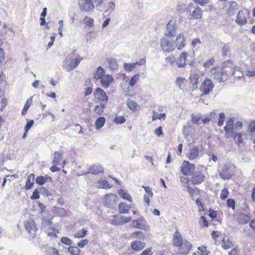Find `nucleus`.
Here are the masks:
<instances>
[{
  "instance_id": "nucleus-1",
  "label": "nucleus",
  "mask_w": 255,
  "mask_h": 255,
  "mask_svg": "<svg viewBox=\"0 0 255 255\" xmlns=\"http://www.w3.org/2000/svg\"><path fill=\"white\" fill-rule=\"evenodd\" d=\"M242 128L243 123L241 122L238 121L235 124L234 119L230 118L227 121L224 128L227 137H230L236 133L235 131L238 129H241Z\"/></svg>"
},
{
  "instance_id": "nucleus-2",
  "label": "nucleus",
  "mask_w": 255,
  "mask_h": 255,
  "mask_svg": "<svg viewBox=\"0 0 255 255\" xmlns=\"http://www.w3.org/2000/svg\"><path fill=\"white\" fill-rule=\"evenodd\" d=\"M173 246L177 248L179 255H187L192 248L191 244L187 240H174Z\"/></svg>"
},
{
  "instance_id": "nucleus-3",
  "label": "nucleus",
  "mask_w": 255,
  "mask_h": 255,
  "mask_svg": "<svg viewBox=\"0 0 255 255\" xmlns=\"http://www.w3.org/2000/svg\"><path fill=\"white\" fill-rule=\"evenodd\" d=\"M211 76L212 78L220 83L224 82L228 80L221 67L216 66L212 67L210 70Z\"/></svg>"
},
{
  "instance_id": "nucleus-4",
  "label": "nucleus",
  "mask_w": 255,
  "mask_h": 255,
  "mask_svg": "<svg viewBox=\"0 0 255 255\" xmlns=\"http://www.w3.org/2000/svg\"><path fill=\"white\" fill-rule=\"evenodd\" d=\"M160 46L162 49L167 53L171 52L175 49L174 42L171 37L167 36L161 38Z\"/></svg>"
},
{
  "instance_id": "nucleus-5",
  "label": "nucleus",
  "mask_w": 255,
  "mask_h": 255,
  "mask_svg": "<svg viewBox=\"0 0 255 255\" xmlns=\"http://www.w3.org/2000/svg\"><path fill=\"white\" fill-rule=\"evenodd\" d=\"M236 66L233 60L231 59L226 60L222 63L221 68L228 79L232 76Z\"/></svg>"
},
{
  "instance_id": "nucleus-6",
  "label": "nucleus",
  "mask_w": 255,
  "mask_h": 255,
  "mask_svg": "<svg viewBox=\"0 0 255 255\" xmlns=\"http://www.w3.org/2000/svg\"><path fill=\"white\" fill-rule=\"evenodd\" d=\"M195 165L187 160H184L180 168L181 173L184 176L191 175L195 170Z\"/></svg>"
},
{
  "instance_id": "nucleus-7",
  "label": "nucleus",
  "mask_w": 255,
  "mask_h": 255,
  "mask_svg": "<svg viewBox=\"0 0 255 255\" xmlns=\"http://www.w3.org/2000/svg\"><path fill=\"white\" fill-rule=\"evenodd\" d=\"M83 58L79 55H77L75 58L73 59L70 63H69L68 59L65 60L64 68L67 71H70L76 68L79 64L80 62L83 60Z\"/></svg>"
},
{
  "instance_id": "nucleus-8",
  "label": "nucleus",
  "mask_w": 255,
  "mask_h": 255,
  "mask_svg": "<svg viewBox=\"0 0 255 255\" xmlns=\"http://www.w3.org/2000/svg\"><path fill=\"white\" fill-rule=\"evenodd\" d=\"M214 84L209 78H206L202 82L200 90L202 92V95H206L212 91L214 88Z\"/></svg>"
},
{
  "instance_id": "nucleus-9",
  "label": "nucleus",
  "mask_w": 255,
  "mask_h": 255,
  "mask_svg": "<svg viewBox=\"0 0 255 255\" xmlns=\"http://www.w3.org/2000/svg\"><path fill=\"white\" fill-rule=\"evenodd\" d=\"M24 226L27 233L30 235L32 238L35 237L38 231L35 222L33 220H27L24 222Z\"/></svg>"
},
{
  "instance_id": "nucleus-10",
  "label": "nucleus",
  "mask_w": 255,
  "mask_h": 255,
  "mask_svg": "<svg viewBox=\"0 0 255 255\" xmlns=\"http://www.w3.org/2000/svg\"><path fill=\"white\" fill-rule=\"evenodd\" d=\"M118 197L117 194L114 193L107 194L104 196V204L109 208H112L116 205Z\"/></svg>"
},
{
  "instance_id": "nucleus-11",
  "label": "nucleus",
  "mask_w": 255,
  "mask_h": 255,
  "mask_svg": "<svg viewBox=\"0 0 255 255\" xmlns=\"http://www.w3.org/2000/svg\"><path fill=\"white\" fill-rule=\"evenodd\" d=\"M132 223L134 228L144 231H147L149 229V225L142 216L137 219L133 220L132 221Z\"/></svg>"
},
{
  "instance_id": "nucleus-12",
  "label": "nucleus",
  "mask_w": 255,
  "mask_h": 255,
  "mask_svg": "<svg viewBox=\"0 0 255 255\" xmlns=\"http://www.w3.org/2000/svg\"><path fill=\"white\" fill-rule=\"evenodd\" d=\"M78 4L80 9L83 11H91L94 8V5L92 0H79Z\"/></svg>"
},
{
  "instance_id": "nucleus-13",
  "label": "nucleus",
  "mask_w": 255,
  "mask_h": 255,
  "mask_svg": "<svg viewBox=\"0 0 255 255\" xmlns=\"http://www.w3.org/2000/svg\"><path fill=\"white\" fill-rule=\"evenodd\" d=\"M250 11L248 10H239L236 19V22L240 26L246 24L247 22V17L249 16Z\"/></svg>"
},
{
  "instance_id": "nucleus-14",
  "label": "nucleus",
  "mask_w": 255,
  "mask_h": 255,
  "mask_svg": "<svg viewBox=\"0 0 255 255\" xmlns=\"http://www.w3.org/2000/svg\"><path fill=\"white\" fill-rule=\"evenodd\" d=\"M94 96L99 102L107 104L108 101V97L106 92L101 88H97L94 92Z\"/></svg>"
},
{
  "instance_id": "nucleus-15",
  "label": "nucleus",
  "mask_w": 255,
  "mask_h": 255,
  "mask_svg": "<svg viewBox=\"0 0 255 255\" xmlns=\"http://www.w3.org/2000/svg\"><path fill=\"white\" fill-rule=\"evenodd\" d=\"M205 180V176L201 171H196L192 175L191 181L194 185H199Z\"/></svg>"
},
{
  "instance_id": "nucleus-16",
  "label": "nucleus",
  "mask_w": 255,
  "mask_h": 255,
  "mask_svg": "<svg viewBox=\"0 0 255 255\" xmlns=\"http://www.w3.org/2000/svg\"><path fill=\"white\" fill-rule=\"evenodd\" d=\"M199 78V75L196 73L191 74L189 77V81L188 82V90L194 91L198 87V80Z\"/></svg>"
},
{
  "instance_id": "nucleus-17",
  "label": "nucleus",
  "mask_w": 255,
  "mask_h": 255,
  "mask_svg": "<svg viewBox=\"0 0 255 255\" xmlns=\"http://www.w3.org/2000/svg\"><path fill=\"white\" fill-rule=\"evenodd\" d=\"M189 53L187 52H182L176 60V64L178 67L183 68L186 65L187 58Z\"/></svg>"
},
{
  "instance_id": "nucleus-18",
  "label": "nucleus",
  "mask_w": 255,
  "mask_h": 255,
  "mask_svg": "<svg viewBox=\"0 0 255 255\" xmlns=\"http://www.w3.org/2000/svg\"><path fill=\"white\" fill-rule=\"evenodd\" d=\"M175 47H176L178 50H181L186 45V39L184 35L182 33L178 34L176 36Z\"/></svg>"
},
{
  "instance_id": "nucleus-19",
  "label": "nucleus",
  "mask_w": 255,
  "mask_h": 255,
  "mask_svg": "<svg viewBox=\"0 0 255 255\" xmlns=\"http://www.w3.org/2000/svg\"><path fill=\"white\" fill-rule=\"evenodd\" d=\"M199 149L197 146H194L190 149L189 151L186 154V157L189 160H193L197 159L199 156Z\"/></svg>"
},
{
  "instance_id": "nucleus-20",
  "label": "nucleus",
  "mask_w": 255,
  "mask_h": 255,
  "mask_svg": "<svg viewBox=\"0 0 255 255\" xmlns=\"http://www.w3.org/2000/svg\"><path fill=\"white\" fill-rule=\"evenodd\" d=\"M203 11L199 6H197L190 11L189 18L190 19H200L202 18Z\"/></svg>"
},
{
  "instance_id": "nucleus-21",
  "label": "nucleus",
  "mask_w": 255,
  "mask_h": 255,
  "mask_svg": "<svg viewBox=\"0 0 255 255\" xmlns=\"http://www.w3.org/2000/svg\"><path fill=\"white\" fill-rule=\"evenodd\" d=\"M219 175L222 179L226 180L231 178L232 173L231 172L230 168L227 165H224L220 171Z\"/></svg>"
},
{
  "instance_id": "nucleus-22",
  "label": "nucleus",
  "mask_w": 255,
  "mask_h": 255,
  "mask_svg": "<svg viewBox=\"0 0 255 255\" xmlns=\"http://www.w3.org/2000/svg\"><path fill=\"white\" fill-rule=\"evenodd\" d=\"M100 80L102 87L104 88H108L113 82L114 78L113 76L110 74H105Z\"/></svg>"
},
{
  "instance_id": "nucleus-23",
  "label": "nucleus",
  "mask_w": 255,
  "mask_h": 255,
  "mask_svg": "<svg viewBox=\"0 0 255 255\" xmlns=\"http://www.w3.org/2000/svg\"><path fill=\"white\" fill-rule=\"evenodd\" d=\"M175 84L179 86L180 89L188 90V82L185 78L182 77H177L175 80Z\"/></svg>"
},
{
  "instance_id": "nucleus-24",
  "label": "nucleus",
  "mask_w": 255,
  "mask_h": 255,
  "mask_svg": "<svg viewBox=\"0 0 255 255\" xmlns=\"http://www.w3.org/2000/svg\"><path fill=\"white\" fill-rule=\"evenodd\" d=\"M239 8V5L236 1H230L227 9V14L229 16L233 15L238 10Z\"/></svg>"
},
{
  "instance_id": "nucleus-25",
  "label": "nucleus",
  "mask_w": 255,
  "mask_h": 255,
  "mask_svg": "<svg viewBox=\"0 0 255 255\" xmlns=\"http://www.w3.org/2000/svg\"><path fill=\"white\" fill-rule=\"evenodd\" d=\"M175 24L174 22L170 21L167 24V33L166 36L173 37L175 35Z\"/></svg>"
},
{
  "instance_id": "nucleus-26",
  "label": "nucleus",
  "mask_w": 255,
  "mask_h": 255,
  "mask_svg": "<svg viewBox=\"0 0 255 255\" xmlns=\"http://www.w3.org/2000/svg\"><path fill=\"white\" fill-rule=\"evenodd\" d=\"M89 170L92 174L97 175L103 173L104 169L100 164H96L91 165L89 168Z\"/></svg>"
},
{
  "instance_id": "nucleus-27",
  "label": "nucleus",
  "mask_w": 255,
  "mask_h": 255,
  "mask_svg": "<svg viewBox=\"0 0 255 255\" xmlns=\"http://www.w3.org/2000/svg\"><path fill=\"white\" fill-rule=\"evenodd\" d=\"M145 243L139 240H135L131 244L132 249L135 251H140L145 247Z\"/></svg>"
},
{
  "instance_id": "nucleus-28",
  "label": "nucleus",
  "mask_w": 255,
  "mask_h": 255,
  "mask_svg": "<svg viewBox=\"0 0 255 255\" xmlns=\"http://www.w3.org/2000/svg\"><path fill=\"white\" fill-rule=\"evenodd\" d=\"M131 207L125 202H121L119 204V212L122 214H127L128 213Z\"/></svg>"
},
{
  "instance_id": "nucleus-29",
  "label": "nucleus",
  "mask_w": 255,
  "mask_h": 255,
  "mask_svg": "<svg viewBox=\"0 0 255 255\" xmlns=\"http://www.w3.org/2000/svg\"><path fill=\"white\" fill-rule=\"evenodd\" d=\"M34 178L35 175L33 173H31L27 176L25 185L26 189L29 190L32 188Z\"/></svg>"
},
{
  "instance_id": "nucleus-30",
  "label": "nucleus",
  "mask_w": 255,
  "mask_h": 255,
  "mask_svg": "<svg viewBox=\"0 0 255 255\" xmlns=\"http://www.w3.org/2000/svg\"><path fill=\"white\" fill-rule=\"evenodd\" d=\"M107 61L108 67L113 71H115L118 68V64L116 59L113 58H108Z\"/></svg>"
},
{
  "instance_id": "nucleus-31",
  "label": "nucleus",
  "mask_w": 255,
  "mask_h": 255,
  "mask_svg": "<svg viewBox=\"0 0 255 255\" xmlns=\"http://www.w3.org/2000/svg\"><path fill=\"white\" fill-rule=\"evenodd\" d=\"M105 71L101 66H99L94 73V78L95 80L101 79L105 74Z\"/></svg>"
},
{
  "instance_id": "nucleus-32",
  "label": "nucleus",
  "mask_w": 255,
  "mask_h": 255,
  "mask_svg": "<svg viewBox=\"0 0 255 255\" xmlns=\"http://www.w3.org/2000/svg\"><path fill=\"white\" fill-rule=\"evenodd\" d=\"M127 105L128 107L133 112L139 110L140 109V106L137 105L136 102L133 100H128Z\"/></svg>"
},
{
  "instance_id": "nucleus-33",
  "label": "nucleus",
  "mask_w": 255,
  "mask_h": 255,
  "mask_svg": "<svg viewBox=\"0 0 255 255\" xmlns=\"http://www.w3.org/2000/svg\"><path fill=\"white\" fill-rule=\"evenodd\" d=\"M118 193L119 196L123 199L125 200H127L129 202L132 201V197L130 195V194L127 192L125 191L123 189H120Z\"/></svg>"
},
{
  "instance_id": "nucleus-34",
  "label": "nucleus",
  "mask_w": 255,
  "mask_h": 255,
  "mask_svg": "<svg viewBox=\"0 0 255 255\" xmlns=\"http://www.w3.org/2000/svg\"><path fill=\"white\" fill-rule=\"evenodd\" d=\"M48 179H51V178L47 175H46L44 176H39L36 178L35 181L37 184L42 185L47 181Z\"/></svg>"
},
{
  "instance_id": "nucleus-35",
  "label": "nucleus",
  "mask_w": 255,
  "mask_h": 255,
  "mask_svg": "<svg viewBox=\"0 0 255 255\" xmlns=\"http://www.w3.org/2000/svg\"><path fill=\"white\" fill-rule=\"evenodd\" d=\"M62 153L58 151L54 153V158L52 161V164L55 165H59L62 160Z\"/></svg>"
},
{
  "instance_id": "nucleus-36",
  "label": "nucleus",
  "mask_w": 255,
  "mask_h": 255,
  "mask_svg": "<svg viewBox=\"0 0 255 255\" xmlns=\"http://www.w3.org/2000/svg\"><path fill=\"white\" fill-rule=\"evenodd\" d=\"M32 100H33V97H30L29 98H28L24 105V106L22 110L21 115L23 116H24L26 113L27 112L30 107V106L32 105Z\"/></svg>"
},
{
  "instance_id": "nucleus-37",
  "label": "nucleus",
  "mask_w": 255,
  "mask_h": 255,
  "mask_svg": "<svg viewBox=\"0 0 255 255\" xmlns=\"http://www.w3.org/2000/svg\"><path fill=\"white\" fill-rule=\"evenodd\" d=\"M105 122L106 119L104 117H100L98 118L95 123L96 129H100L101 128L104 126Z\"/></svg>"
},
{
  "instance_id": "nucleus-38",
  "label": "nucleus",
  "mask_w": 255,
  "mask_h": 255,
  "mask_svg": "<svg viewBox=\"0 0 255 255\" xmlns=\"http://www.w3.org/2000/svg\"><path fill=\"white\" fill-rule=\"evenodd\" d=\"M98 188L102 189H110L112 186L111 185L107 180H100L98 182Z\"/></svg>"
},
{
  "instance_id": "nucleus-39",
  "label": "nucleus",
  "mask_w": 255,
  "mask_h": 255,
  "mask_svg": "<svg viewBox=\"0 0 255 255\" xmlns=\"http://www.w3.org/2000/svg\"><path fill=\"white\" fill-rule=\"evenodd\" d=\"M68 252L70 255H79L81 250L76 246H70L68 248Z\"/></svg>"
},
{
  "instance_id": "nucleus-40",
  "label": "nucleus",
  "mask_w": 255,
  "mask_h": 255,
  "mask_svg": "<svg viewBox=\"0 0 255 255\" xmlns=\"http://www.w3.org/2000/svg\"><path fill=\"white\" fill-rule=\"evenodd\" d=\"M106 104L105 103H102L96 106L94 110V112L98 115H101L103 113L104 109L106 108Z\"/></svg>"
},
{
  "instance_id": "nucleus-41",
  "label": "nucleus",
  "mask_w": 255,
  "mask_h": 255,
  "mask_svg": "<svg viewBox=\"0 0 255 255\" xmlns=\"http://www.w3.org/2000/svg\"><path fill=\"white\" fill-rule=\"evenodd\" d=\"M232 76H233L235 79H240L244 77V73L240 68L237 66Z\"/></svg>"
},
{
  "instance_id": "nucleus-42",
  "label": "nucleus",
  "mask_w": 255,
  "mask_h": 255,
  "mask_svg": "<svg viewBox=\"0 0 255 255\" xmlns=\"http://www.w3.org/2000/svg\"><path fill=\"white\" fill-rule=\"evenodd\" d=\"M215 63V59L213 57L210 58L203 63V66L205 69L209 68L214 65Z\"/></svg>"
},
{
  "instance_id": "nucleus-43",
  "label": "nucleus",
  "mask_w": 255,
  "mask_h": 255,
  "mask_svg": "<svg viewBox=\"0 0 255 255\" xmlns=\"http://www.w3.org/2000/svg\"><path fill=\"white\" fill-rule=\"evenodd\" d=\"M250 220L249 216L244 214L241 215L238 218V222L241 224H246Z\"/></svg>"
},
{
  "instance_id": "nucleus-44",
  "label": "nucleus",
  "mask_w": 255,
  "mask_h": 255,
  "mask_svg": "<svg viewBox=\"0 0 255 255\" xmlns=\"http://www.w3.org/2000/svg\"><path fill=\"white\" fill-rule=\"evenodd\" d=\"M83 22L88 27H93L94 25V20L93 18L89 17L88 16H86L83 19Z\"/></svg>"
},
{
  "instance_id": "nucleus-45",
  "label": "nucleus",
  "mask_w": 255,
  "mask_h": 255,
  "mask_svg": "<svg viewBox=\"0 0 255 255\" xmlns=\"http://www.w3.org/2000/svg\"><path fill=\"white\" fill-rule=\"evenodd\" d=\"M59 234V231L55 228H51L47 232V235L51 238H57V235Z\"/></svg>"
},
{
  "instance_id": "nucleus-46",
  "label": "nucleus",
  "mask_w": 255,
  "mask_h": 255,
  "mask_svg": "<svg viewBox=\"0 0 255 255\" xmlns=\"http://www.w3.org/2000/svg\"><path fill=\"white\" fill-rule=\"evenodd\" d=\"M243 134L241 132L236 133L231 137H233L236 141V144L240 145L243 142Z\"/></svg>"
},
{
  "instance_id": "nucleus-47",
  "label": "nucleus",
  "mask_w": 255,
  "mask_h": 255,
  "mask_svg": "<svg viewBox=\"0 0 255 255\" xmlns=\"http://www.w3.org/2000/svg\"><path fill=\"white\" fill-rule=\"evenodd\" d=\"M221 246L225 250H228L234 247L233 243L230 240H222Z\"/></svg>"
},
{
  "instance_id": "nucleus-48",
  "label": "nucleus",
  "mask_w": 255,
  "mask_h": 255,
  "mask_svg": "<svg viewBox=\"0 0 255 255\" xmlns=\"http://www.w3.org/2000/svg\"><path fill=\"white\" fill-rule=\"evenodd\" d=\"M45 253L46 255H60L58 250L53 247L49 248Z\"/></svg>"
},
{
  "instance_id": "nucleus-49",
  "label": "nucleus",
  "mask_w": 255,
  "mask_h": 255,
  "mask_svg": "<svg viewBox=\"0 0 255 255\" xmlns=\"http://www.w3.org/2000/svg\"><path fill=\"white\" fill-rule=\"evenodd\" d=\"M87 234V230L85 228H83L75 234L74 237L76 238H83L86 236Z\"/></svg>"
},
{
  "instance_id": "nucleus-50",
  "label": "nucleus",
  "mask_w": 255,
  "mask_h": 255,
  "mask_svg": "<svg viewBox=\"0 0 255 255\" xmlns=\"http://www.w3.org/2000/svg\"><path fill=\"white\" fill-rule=\"evenodd\" d=\"M199 224L202 228H207L209 226V223L206 217L202 216L199 220Z\"/></svg>"
},
{
  "instance_id": "nucleus-51",
  "label": "nucleus",
  "mask_w": 255,
  "mask_h": 255,
  "mask_svg": "<svg viewBox=\"0 0 255 255\" xmlns=\"http://www.w3.org/2000/svg\"><path fill=\"white\" fill-rule=\"evenodd\" d=\"M230 52V48L229 46L226 44H225L222 48L221 53L223 57L227 56Z\"/></svg>"
},
{
  "instance_id": "nucleus-52",
  "label": "nucleus",
  "mask_w": 255,
  "mask_h": 255,
  "mask_svg": "<svg viewBox=\"0 0 255 255\" xmlns=\"http://www.w3.org/2000/svg\"><path fill=\"white\" fill-rule=\"evenodd\" d=\"M140 75L139 74L134 75L130 79L129 84L130 86L133 87L139 80Z\"/></svg>"
},
{
  "instance_id": "nucleus-53",
  "label": "nucleus",
  "mask_w": 255,
  "mask_h": 255,
  "mask_svg": "<svg viewBox=\"0 0 255 255\" xmlns=\"http://www.w3.org/2000/svg\"><path fill=\"white\" fill-rule=\"evenodd\" d=\"M197 254L198 255H209L207 248L204 246L198 248Z\"/></svg>"
},
{
  "instance_id": "nucleus-54",
  "label": "nucleus",
  "mask_w": 255,
  "mask_h": 255,
  "mask_svg": "<svg viewBox=\"0 0 255 255\" xmlns=\"http://www.w3.org/2000/svg\"><path fill=\"white\" fill-rule=\"evenodd\" d=\"M137 63V62L133 63H125L124 65V69L127 71H131Z\"/></svg>"
},
{
  "instance_id": "nucleus-55",
  "label": "nucleus",
  "mask_w": 255,
  "mask_h": 255,
  "mask_svg": "<svg viewBox=\"0 0 255 255\" xmlns=\"http://www.w3.org/2000/svg\"><path fill=\"white\" fill-rule=\"evenodd\" d=\"M57 216L60 217H65L68 215V210L63 208H58L56 211Z\"/></svg>"
},
{
  "instance_id": "nucleus-56",
  "label": "nucleus",
  "mask_w": 255,
  "mask_h": 255,
  "mask_svg": "<svg viewBox=\"0 0 255 255\" xmlns=\"http://www.w3.org/2000/svg\"><path fill=\"white\" fill-rule=\"evenodd\" d=\"M131 237L137 239H142L144 238V235L142 232L137 231L131 234Z\"/></svg>"
},
{
  "instance_id": "nucleus-57",
  "label": "nucleus",
  "mask_w": 255,
  "mask_h": 255,
  "mask_svg": "<svg viewBox=\"0 0 255 255\" xmlns=\"http://www.w3.org/2000/svg\"><path fill=\"white\" fill-rule=\"evenodd\" d=\"M110 223L115 225H121V220H120V216L119 215H115L113 217V218L110 221Z\"/></svg>"
},
{
  "instance_id": "nucleus-58",
  "label": "nucleus",
  "mask_w": 255,
  "mask_h": 255,
  "mask_svg": "<svg viewBox=\"0 0 255 255\" xmlns=\"http://www.w3.org/2000/svg\"><path fill=\"white\" fill-rule=\"evenodd\" d=\"M225 119V115L223 113H220L219 114V119L217 125L219 127H221L224 125Z\"/></svg>"
},
{
  "instance_id": "nucleus-59",
  "label": "nucleus",
  "mask_w": 255,
  "mask_h": 255,
  "mask_svg": "<svg viewBox=\"0 0 255 255\" xmlns=\"http://www.w3.org/2000/svg\"><path fill=\"white\" fill-rule=\"evenodd\" d=\"M229 194V191L227 188H224L221 192L220 198L222 200H225Z\"/></svg>"
},
{
  "instance_id": "nucleus-60",
  "label": "nucleus",
  "mask_w": 255,
  "mask_h": 255,
  "mask_svg": "<svg viewBox=\"0 0 255 255\" xmlns=\"http://www.w3.org/2000/svg\"><path fill=\"white\" fill-rule=\"evenodd\" d=\"M165 60L167 63L171 65H173L175 62L176 63L175 57L173 55L167 57L165 59Z\"/></svg>"
},
{
  "instance_id": "nucleus-61",
  "label": "nucleus",
  "mask_w": 255,
  "mask_h": 255,
  "mask_svg": "<svg viewBox=\"0 0 255 255\" xmlns=\"http://www.w3.org/2000/svg\"><path fill=\"white\" fill-rule=\"evenodd\" d=\"M227 205L228 207L231 208L232 210L235 209L236 203L234 199H228L227 201Z\"/></svg>"
},
{
  "instance_id": "nucleus-62",
  "label": "nucleus",
  "mask_w": 255,
  "mask_h": 255,
  "mask_svg": "<svg viewBox=\"0 0 255 255\" xmlns=\"http://www.w3.org/2000/svg\"><path fill=\"white\" fill-rule=\"evenodd\" d=\"M215 113L214 112H212L210 113V114L206 117L203 118L201 119L202 122L203 124H206L209 122H210L212 120V116L213 115H215Z\"/></svg>"
},
{
  "instance_id": "nucleus-63",
  "label": "nucleus",
  "mask_w": 255,
  "mask_h": 255,
  "mask_svg": "<svg viewBox=\"0 0 255 255\" xmlns=\"http://www.w3.org/2000/svg\"><path fill=\"white\" fill-rule=\"evenodd\" d=\"M196 203L197 206L199 207V210L200 211H205V205L204 203H202L201 200L200 199H197L196 200Z\"/></svg>"
},
{
  "instance_id": "nucleus-64",
  "label": "nucleus",
  "mask_w": 255,
  "mask_h": 255,
  "mask_svg": "<svg viewBox=\"0 0 255 255\" xmlns=\"http://www.w3.org/2000/svg\"><path fill=\"white\" fill-rule=\"evenodd\" d=\"M126 121V118L124 116L116 117L114 119V122L117 124H122L125 123Z\"/></svg>"
}]
</instances>
